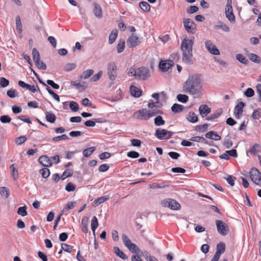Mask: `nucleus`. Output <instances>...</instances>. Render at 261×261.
<instances>
[{
	"instance_id": "obj_1",
	"label": "nucleus",
	"mask_w": 261,
	"mask_h": 261,
	"mask_svg": "<svg viewBox=\"0 0 261 261\" xmlns=\"http://www.w3.org/2000/svg\"><path fill=\"white\" fill-rule=\"evenodd\" d=\"M184 91L192 95H198L201 92L202 86L198 74L190 75L183 85Z\"/></svg>"
},
{
	"instance_id": "obj_2",
	"label": "nucleus",
	"mask_w": 261,
	"mask_h": 261,
	"mask_svg": "<svg viewBox=\"0 0 261 261\" xmlns=\"http://www.w3.org/2000/svg\"><path fill=\"white\" fill-rule=\"evenodd\" d=\"M193 44L194 40L193 39L185 38L181 41L180 48L182 53V60L186 64L192 65L193 64Z\"/></svg>"
},
{
	"instance_id": "obj_3",
	"label": "nucleus",
	"mask_w": 261,
	"mask_h": 261,
	"mask_svg": "<svg viewBox=\"0 0 261 261\" xmlns=\"http://www.w3.org/2000/svg\"><path fill=\"white\" fill-rule=\"evenodd\" d=\"M150 76V70L147 67L141 66L137 68L136 79L146 81Z\"/></svg>"
},
{
	"instance_id": "obj_4",
	"label": "nucleus",
	"mask_w": 261,
	"mask_h": 261,
	"mask_svg": "<svg viewBox=\"0 0 261 261\" xmlns=\"http://www.w3.org/2000/svg\"><path fill=\"white\" fill-rule=\"evenodd\" d=\"M174 133L166 129L159 128L156 129L154 136L159 140H168L171 138Z\"/></svg>"
},
{
	"instance_id": "obj_5",
	"label": "nucleus",
	"mask_w": 261,
	"mask_h": 261,
	"mask_svg": "<svg viewBox=\"0 0 261 261\" xmlns=\"http://www.w3.org/2000/svg\"><path fill=\"white\" fill-rule=\"evenodd\" d=\"M162 205L164 207H168L172 210H178L180 208V204L175 200L168 198L161 201Z\"/></svg>"
},
{
	"instance_id": "obj_6",
	"label": "nucleus",
	"mask_w": 261,
	"mask_h": 261,
	"mask_svg": "<svg viewBox=\"0 0 261 261\" xmlns=\"http://www.w3.org/2000/svg\"><path fill=\"white\" fill-rule=\"evenodd\" d=\"M251 180L256 185L261 186V173L256 168H252L249 172Z\"/></svg>"
},
{
	"instance_id": "obj_7",
	"label": "nucleus",
	"mask_w": 261,
	"mask_h": 261,
	"mask_svg": "<svg viewBox=\"0 0 261 261\" xmlns=\"http://www.w3.org/2000/svg\"><path fill=\"white\" fill-rule=\"evenodd\" d=\"M183 23L185 30L189 34H194L196 33V24L191 19L185 18Z\"/></svg>"
},
{
	"instance_id": "obj_8",
	"label": "nucleus",
	"mask_w": 261,
	"mask_h": 261,
	"mask_svg": "<svg viewBox=\"0 0 261 261\" xmlns=\"http://www.w3.org/2000/svg\"><path fill=\"white\" fill-rule=\"evenodd\" d=\"M225 16L231 22L235 21V16L233 13L232 7V0H227V4L225 6Z\"/></svg>"
},
{
	"instance_id": "obj_9",
	"label": "nucleus",
	"mask_w": 261,
	"mask_h": 261,
	"mask_svg": "<svg viewBox=\"0 0 261 261\" xmlns=\"http://www.w3.org/2000/svg\"><path fill=\"white\" fill-rule=\"evenodd\" d=\"M127 45L129 48H134L138 46L141 41L139 38L134 34H131L127 39Z\"/></svg>"
},
{
	"instance_id": "obj_10",
	"label": "nucleus",
	"mask_w": 261,
	"mask_h": 261,
	"mask_svg": "<svg viewBox=\"0 0 261 261\" xmlns=\"http://www.w3.org/2000/svg\"><path fill=\"white\" fill-rule=\"evenodd\" d=\"M117 70V66L114 62H110L108 64V75L109 78L111 81H114L116 79L117 75L115 71Z\"/></svg>"
},
{
	"instance_id": "obj_11",
	"label": "nucleus",
	"mask_w": 261,
	"mask_h": 261,
	"mask_svg": "<svg viewBox=\"0 0 261 261\" xmlns=\"http://www.w3.org/2000/svg\"><path fill=\"white\" fill-rule=\"evenodd\" d=\"M148 110L146 109H142L136 111L133 114V117L141 120H147L149 119L148 116Z\"/></svg>"
},
{
	"instance_id": "obj_12",
	"label": "nucleus",
	"mask_w": 261,
	"mask_h": 261,
	"mask_svg": "<svg viewBox=\"0 0 261 261\" xmlns=\"http://www.w3.org/2000/svg\"><path fill=\"white\" fill-rule=\"evenodd\" d=\"M174 64L172 60L169 59L166 60H161L159 62V69L163 72L167 71Z\"/></svg>"
},
{
	"instance_id": "obj_13",
	"label": "nucleus",
	"mask_w": 261,
	"mask_h": 261,
	"mask_svg": "<svg viewBox=\"0 0 261 261\" xmlns=\"http://www.w3.org/2000/svg\"><path fill=\"white\" fill-rule=\"evenodd\" d=\"M216 225L218 232L222 236H226L228 232V226L222 220H216Z\"/></svg>"
},
{
	"instance_id": "obj_14",
	"label": "nucleus",
	"mask_w": 261,
	"mask_h": 261,
	"mask_svg": "<svg viewBox=\"0 0 261 261\" xmlns=\"http://www.w3.org/2000/svg\"><path fill=\"white\" fill-rule=\"evenodd\" d=\"M38 161L42 166L45 167H50L53 165V162L46 155H42L40 156Z\"/></svg>"
},
{
	"instance_id": "obj_15",
	"label": "nucleus",
	"mask_w": 261,
	"mask_h": 261,
	"mask_svg": "<svg viewBox=\"0 0 261 261\" xmlns=\"http://www.w3.org/2000/svg\"><path fill=\"white\" fill-rule=\"evenodd\" d=\"M245 103L243 101L239 102L235 106L234 109V115L237 119H239L243 112V108Z\"/></svg>"
},
{
	"instance_id": "obj_16",
	"label": "nucleus",
	"mask_w": 261,
	"mask_h": 261,
	"mask_svg": "<svg viewBox=\"0 0 261 261\" xmlns=\"http://www.w3.org/2000/svg\"><path fill=\"white\" fill-rule=\"evenodd\" d=\"M205 44L207 49L211 54L214 55H220V51L217 47L211 42V41H206Z\"/></svg>"
},
{
	"instance_id": "obj_17",
	"label": "nucleus",
	"mask_w": 261,
	"mask_h": 261,
	"mask_svg": "<svg viewBox=\"0 0 261 261\" xmlns=\"http://www.w3.org/2000/svg\"><path fill=\"white\" fill-rule=\"evenodd\" d=\"M200 115L202 118H205L211 112V109L206 104L201 105L199 107Z\"/></svg>"
},
{
	"instance_id": "obj_18",
	"label": "nucleus",
	"mask_w": 261,
	"mask_h": 261,
	"mask_svg": "<svg viewBox=\"0 0 261 261\" xmlns=\"http://www.w3.org/2000/svg\"><path fill=\"white\" fill-rule=\"evenodd\" d=\"M190 141L196 142H200L203 144H207L211 146H214V143L213 141H208L206 140L203 137L195 136L193 137L190 139Z\"/></svg>"
},
{
	"instance_id": "obj_19",
	"label": "nucleus",
	"mask_w": 261,
	"mask_h": 261,
	"mask_svg": "<svg viewBox=\"0 0 261 261\" xmlns=\"http://www.w3.org/2000/svg\"><path fill=\"white\" fill-rule=\"evenodd\" d=\"M222 113L223 109L222 108H219L214 113L205 117V120L212 121H214L215 119L219 118Z\"/></svg>"
},
{
	"instance_id": "obj_20",
	"label": "nucleus",
	"mask_w": 261,
	"mask_h": 261,
	"mask_svg": "<svg viewBox=\"0 0 261 261\" xmlns=\"http://www.w3.org/2000/svg\"><path fill=\"white\" fill-rule=\"evenodd\" d=\"M205 136L207 139H212L215 141H219L221 139L220 136L216 132L212 130L206 133Z\"/></svg>"
},
{
	"instance_id": "obj_21",
	"label": "nucleus",
	"mask_w": 261,
	"mask_h": 261,
	"mask_svg": "<svg viewBox=\"0 0 261 261\" xmlns=\"http://www.w3.org/2000/svg\"><path fill=\"white\" fill-rule=\"evenodd\" d=\"M93 6V13L94 15L98 18H101L102 16V11L101 6L97 3H94Z\"/></svg>"
},
{
	"instance_id": "obj_22",
	"label": "nucleus",
	"mask_w": 261,
	"mask_h": 261,
	"mask_svg": "<svg viewBox=\"0 0 261 261\" xmlns=\"http://www.w3.org/2000/svg\"><path fill=\"white\" fill-rule=\"evenodd\" d=\"M130 91L131 94L135 97L138 98L140 97L142 94L141 90L134 86H130Z\"/></svg>"
},
{
	"instance_id": "obj_23",
	"label": "nucleus",
	"mask_w": 261,
	"mask_h": 261,
	"mask_svg": "<svg viewBox=\"0 0 261 261\" xmlns=\"http://www.w3.org/2000/svg\"><path fill=\"white\" fill-rule=\"evenodd\" d=\"M118 36V31L116 29L113 30L109 35V43L112 44L115 42Z\"/></svg>"
},
{
	"instance_id": "obj_24",
	"label": "nucleus",
	"mask_w": 261,
	"mask_h": 261,
	"mask_svg": "<svg viewBox=\"0 0 261 261\" xmlns=\"http://www.w3.org/2000/svg\"><path fill=\"white\" fill-rule=\"evenodd\" d=\"M171 109L172 112L175 114H177L183 111L184 107L178 103H174L171 107Z\"/></svg>"
},
{
	"instance_id": "obj_25",
	"label": "nucleus",
	"mask_w": 261,
	"mask_h": 261,
	"mask_svg": "<svg viewBox=\"0 0 261 261\" xmlns=\"http://www.w3.org/2000/svg\"><path fill=\"white\" fill-rule=\"evenodd\" d=\"M45 113L46 120L50 123H54L56 120V115L51 111H46Z\"/></svg>"
},
{
	"instance_id": "obj_26",
	"label": "nucleus",
	"mask_w": 261,
	"mask_h": 261,
	"mask_svg": "<svg viewBox=\"0 0 261 261\" xmlns=\"http://www.w3.org/2000/svg\"><path fill=\"white\" fill-rule=\"evenodd\" d=\"M261 145L259 144H254L249 150V152L254 155H256L258 152H260Z\"/></svg>"
},
{
	"instance_id": "obj_27",
	"label": "nucleus",
	"mask_w": 261,
	"mask_h": 261,
	"mask_svg": "<svg viewBox=\"0 0 261 261\" xmlns=\"http://www.w3.org/2000/svg\"><path fill=\"white\" fill-rule=\"evenodd\" d=\"M187 118L190 122L193 123H196L198 121V116L194 112H190Z\"/></svg>"
},
{
	"instance_id": "obj_28",
	"label": "nucleus",
	"mask_w": 261,
	"mask_h": 261,
	"mask_svg": "<svg viewBox=\"0 0 261 261\" xmlns=\"http://www.w3.org/2000/svg\"><path fill=\"white\" fill-rule=\"evenodd\" d=\"M139 7L141 9L145 12H148L150 11V6L146 2L142 1L139 3Z\"/></svg>"
},
{
	"instance_id": "obj_29",
	"label": "nucleus",
	"mask_w": 261,
	"mask_h": 261,
	"mask_svg": "<svg viewBox=\"0 0 261 261\" xmlns=\"http://www.w3.org/2000/svg\"><path fill=\"white\" fill-rule=\"evenodd\" d=\"M125 46V41L124 39H120L119 40L117 46V51L118 54L121 53L124 50Z\"/></svg>"
},
{
	"instance_id": "obj_30",
	"label": "nucleus",
	"mask_w": 261,
	"mask_h": 261,
	"mask_svg": "<svg viewBox=\"0 0 261 261\" xmlns=\"http://www.w3.org/2000/svg\"><path fill=\"white\" fill-rule=\"evenodd\" d=\"M76 201H70L66 204L62 210V213L67 212L69 210H72L76 205Z\"/></svg>"
},
{
	"instance_id": "obj_31",
	"label": "nucleus",
	"mask_w": 261,
	"mask_h": 261,
	"mask_svg": "<svg viewBox=\"0 0 261 261\" xmlns=\"http://www.w3.org/2000/svg\"><path fill=\"white\" fill-rule=\"evenodd\" d=\"M115 253L122 259H126L127 256L123 252L121 251L118 247L115 246L113 248Z\"/></svg>"
},
{
	"instance_id": "obj_32",
	"label": "nucleus",
	"mask_w": 261,
	"mask_h": 261,
	"mask_svg": "<svg viewBox=\"0 0 261 261\" xmlns=\"http://www.w3.org/2000/svg\"><path fill=\"white\" fill-rule=\"evenodd\" d=\"M33 59L35 64H39L38 62L40 60V56L39 51L36 48L32 49Z\"/></svg>"
},
{
	"instance_id": "obj_33",
	"label": "nucleus",
	"mask_w": 261,
	"mask_h": 261,
	"mask_svg": "<svg viewBox=\"0 0 261 261\" xmlns=\"http://www.w3.org/2000/svg\"><path fill=\"white\" fill-rule=\"evenodd\" d=\"M109 199V195H105L101 197H100L94 200V203L95 206H98L101 203H102L105 201H107Z\"/></svg>"
},
{
	"instance_id": "obj_34",
	"label": "nucleus",
	"mask_w": 261,
	"mask_h": 261,
	"mask_svg": "<svg viewBox=\"0 0 261 261\" xmlns=\"http://www.w3.org/2000/svg\"><path fill=\"white\" fill-rule=\"evenodd\" d=\"M225 251V245L224 243L220 242L217 245L216 253L221 255Z\"/></svg>"
},
{
	"instance_id": "obj_35",
	"label": "nucleus",
	"mask_w": 261,
	"mask_h": 261,
	"mask_svg": "<svg viewBox=\"0 0 261 261\" xmlns=\"http://www.w3.org/2000/svg\"><path fill=\"white\" fill-rule=\"evenodd\" d=\"M98 226V219L96 216H93L91 220V228L94 233H95V231L96 229L97 228Z\"/></svg>"
},
{
	"instance_id": "obj_36",
	"label": "nucleus",
	"mask_w": 261,
	"mask_h": 261,
	"mask_svg": "<svg viewBox=\"0 0 261 261\" xmlns=\"http://www.w3.org/2000/svg\"><path fill=\"white\" fill-rule=\"evenodd\" d=\"M0 194L4 198H7L10 195V191L8 188L5 187H0Z\"/></svg>"
},
{
	"instance_id": "obj_37",
	"label": "nucleus",
	"mask_w": 261,
	"mask_h": 261,
	"mask_svg": "<svg viewBox=\"0 0 261 261\" xmlns=\"http://www.w3.org/2000/svg\"><path fill=\"white\" fill-rule=\"evenodd\" d=\"M94 73V70L92 69H88L85 71L83 74L80 76L81 79H87L90 77Z\"/></svg>"
},
{
	"instance_id": "obj_38",
	"label": "nucleus",
	"mask_w": 261,
	"mask_h": 261,
	"mask_svg": "<svg viewBox=\"0 0 261 261\" xmlns=\"http://www.w3.org/2000/svg\"><path fill=\"white\" fill-rule=\"evenodd\" d=\"M154 122L155 126H162L165 124V121L161 116H158L154 119Z\"/></svg>"
},
{
	"instance_id": "obj_39",
	"label": "nucleus",
	"mask_w": 261,
	"mask_h": 261,
	"mask_svg": "<svg viewBox=\"0 0 261 261\" xmlns=\"http://www.w3.org/2000/svg\"><path fill=\"white\" fill-rule=\"evenodd\" d=\"M16 28L18 33L21 34L22 31V24L20 17L18 15L16 17Z\"/></svg>"
},
{
	"instance_id": "obj_40",
	"label": "nucleus",
	"mask_w": 261,
	"mask_h": 261,
	"mask_svg": "<svg viewBox=\"0 0 261 261\" xmlns=\"http://www.w3.org/2000/svg\"><path fill=\"white\" fill-rule=\"evenodd\" d=\"M143 255L146 261H158V259L155 257L151 255L147 251H145L143 252Z\"/></svg>"
},
{
	"instance_id": "obj_41",
	"label": "nucleus",
	"mask_w": 261,
	"mask_h": 261,
	"mask_svg": "<svg viewBox=\"0 0 261 261\" xmlns=\"http://www.w3.org/2000/svg\"><path fill=\"white\" fill-rule=\"evenodd\" d=\"M236 58L237 60L243 64L246 65L248 63V60L241 54H237Z\"/></svg>"
},
{
	"instance_id": "obj_42",
	"label": "nucleus",
	"mask_w": 261,
	"mask_h": 261,
	"mask_svg": "<svg viewBox=\"0 0 261 261\" xmlns=\"http://www.w3.org/2000/svg\"><path fill=\"white\" fill-rule=\"evenodd\" d=\"M249 58L250 60L255 63H260L261 60L260 57L253 53H251L249 55Z\"/></svg>"
},
{
	"instance_id": "obj_43",
	"label": "nucleus",
	"mask_w": 261,
	"mask_h": 261,
	"mask_svg": "<svg viewBox=\"0 0 261 261\" xmlns=\"http://www.w3.org/2000/svg\"><path fill=\"white\" fill-rule=\"evenodd\" d=\"M94 147H91L84 149L83 151V155L86 158L89 157L95 151Z\"/></svg>"
},
{
	"instance_id": "obj_44",
	"label": "nucleus",
	"mask_w": 261,
	"mask_h": 261,
	"mask_svg": "<svg viewBox=\"0 0 261 261\" xmlns=\"http://www.w3.org/2000/svg\"><path fill=\"white\" fill-rule=\"evenodd\" d=\"M27 209V206L25 205L18 207L17 210L18 214L21 216L22 217L26 216L28 215Z\"/></svg>"
},
{
	"instance_id": "obj_45",
	"label": "nucleus",
	"mask_w": 261,
	"mask_h": 261,
	"mask_svg": "<svg viewBox=\"0 0 261 261\" xmlns=\"http://www.w3.org/2000/svg\"><path fill=\"white\" fill-rule=\"evenodd\" d=\"M176 98L179 102L186 103L189 99V97L186 94H179L177 95Z\"/></svg>"
},
{
	"instance_id": "obj_46",
	"label": "nucleus",
	"mask_w": 261,
	"mask_h": 261,
	"mask_svg": "<svg viewBox=\"0 0 261 261\" xmlns=\"http://www.w3.org/2000/svg\"><path fill=\"white\" fill-rule=\"evenodd\" d=\"M39 173L41 174L42 177L44 178H47L50 175V171L47 167L40 169Z\"/></svg>"
},
{
	"instance_id": "obj_47",
	"label": "nucleus",
	"mask_w": 261,
	"mask_h": 261,
	"mask_svg": "<svg viewBox=\"0 0 261 261\" xmlns=\"http://www.w3.org/2000/svg\"><path fill=\"white\" fill-rule=\"evenodd\" d=\"M27 140L26 136H21L20 137H17L15 139V143L17 145H21L22 143L25 142Z\"/></svg>"
},
{
	"instance_id": "obj_48",
	"label": "nucleus",
	"mask_w": 261,
	"mask_h": 261,
	"mask_svg": "<svg viewBox=\"0 0 261 261\" xmlns=\"http://www.w3.org/2000/svg\"><path fill=\"white\" fill-rule=\"evenodd\" d=\"M122 241L124 243V245L127 248L129 246V245L132 243L130 239L128 238V237L124 233L122 234L121 236Z\"/></svg>"
},
{
	"instance_id": "obj_49",
	"label": "nucleus",
	"mask_w": 261,
	"mask_h": 261,
	"mask_svg": "<svg viewBox=\"0 0 261 261\" xmlns=\"http://www.w3.org/2000/svg\"><path fill=\"white\" fill-rule=\"evenodd\" d=\"M223 178L226 180L228 184L231 186L234 185V180L236 178L232 175H228L226 177H223Z\"/></svg>"
},
{
	"instance_id": "obj_50",
	"label": "nucleus",
	"mask_w": 261,
	"mask_h": 261,
	"mask_svg": "<svg viewBox=\"0 0 261 261\" xmlns=\"http://www.w3.org/2000/svg\"><path fill=\"white\" fill-rule=\"evenodd\" d=\"M72 174V172L69 169L65 170L62 173L61 176V178L62 179V180H64L66 178L71 176Z\"/></svg>"
},
{
	"instance_id": "obj_51",
	"label": "nucleus",
	"mask_w": 261,
	"mask_h": 261,
	"mask_svg": "<svg viewBox=\"0 0 261 261\" xmlns=\"http://www.w3.org/2000/svg\"><path fill=\"white\" fill-rule=\"evenodd\" d=\"M208 124L207 123L202 125H198L195 127V130L196 131H201L202 132H205L207 130Z\"/></svg>"
},
{
	"instance_id": "obj_52",
	"label": "nucleus",
	"mask_w": 261,
	"mask_h": 261,
	"mask_svg": "<svg viewBox=\"0 0 261 261\" xmlns=\"http://www.w3.org/2000/svg\"><path fill=\"white\" fill-rule=\"evenodd\" d=\"M82 104L84 106L91 107L94 109L96 108V106L95 105H93V104L90 102L88 98H84L82 100Z\"/></svg>"
},
{
	"instance_id": "obj_53",
	"label": "nucleus",
	"mask_w": 261,
	"mask_h": 261,
	"mask_svg": "<svg viewBox=\"0 0 261 261\" xmlns=\"http://www.w3.org/2000/svg\"><path fill=\"white\" fill-rule=\"evenodd\" d=\"M76 65L75 63H68L65 65L64 70L66 72L71 71L74 69L76 68Z\"/></svg>"
},
{
	"instance_id": "obj_54",
	"label": "nucleus",
	"mask_w": 261,
	"mask_h": 261,
	"mask_svg": "<svg viewBox=\"0 0 261 261\" xmlns=\"http://www.w3.org/2000/svg\"><path fill=\"white\" fill-rule=\"evenodd\" d=\"M9 85V81L4 77L0 78V88H5Z\"/></svg>"
},
{
	"instance_id": "obj_55",
	"label": "nucleus",
	"mask_w": 261,
	"mask_h": 261,
	"mask_svg": "<svg viewBox=\"0 0 261 261\" xmlns=\"http://www.w3.org/2000/svg\"><path fill=\"white\" fill-rule=\"evenodd\" d=\"M0 121L3 123H8L11 122V118L9 115H4L0 117Z\"/></svg>"
},
{
	"instance_id": "obj_56",
	"label": "nucleus",
	"mask_w": 261,
	"mask_h": 261,
	"mask_svg": "<svg viewBox=\"0 0 261 261\" xmlns=\"http://www.w3.org/2000/svg\"><path fill=\"white\" fill-rule=\"evenodd\" d=\"M69 108L73 112H76L79 110V105L74 101H71L69 102Z\"/></svg>"
},
{
	"instance_id": "obj_57",
	"label": "nucleus",
	"mask_w": 261,
	"mask_h": 261,
	"mask_svg": "<svg viewBox=\"0 0 261 261\" xmlns=\"http://www.w3.org/2000/svg\"><path fill=\"white\" fill-rule=\"evenodd\" d=\"M127 156L129 158L137 159L140 156V154L135 151H130L127 153Z\"/></svg>"
},
{
	"instance_id": "obj_58",
	"label": "nucleus",
	"mask_w": 261,
	"mask_h": 261,
	"mask_svg": "<svg viewBox=\"0 0 261 261\" xmlns=\"http://www.w3.org/2000/svg\"><path fill=\"white\" fill-rule=\"evenodd\" d=\"M254 95V91L251 88H248L244 92V95L247 97H251Z\"/></svg>"
},
{
	"instance_id": "obj_59",
	"label": "nucleus",
	"mask_w": 261,
	"mask_h": 261,
	"mask_svg": "<svg viewBox=\"0 0 261 261\" xmlns=\"http://www.w3.org/2000/svg\"><path fill=\"white\" fill-rule=\"evenodd\" d=\"M68 139V136L65 134H63L61 136H58L57 137H55L52 138V141L54 142H57L60 140H65Z\"/></svg>"
},
{
	"instance_id": "obj_60",
	"label": "nucleus",
	"mask_w": 261,
	"mask_h": 261,
	"mask_svg": "<svg viewBox=\"0 0 261 261\" xmlns=\"http://www.w3.org/2000/svg\"><path fill=\"white\" fill-rule=\"evenodd\" d=\"M46 83L48 85L50 86L53 88L55 89H59L60 88V86L59 84L55 83L54 81L51 80H47L46 81Z\"/></svg>"
},
{
	"instance_id": "obj_61",
	"label": "nucleus",
	"mask_w": 261,
	"mask_h": 261,
	"mask_svg": "<svg viewBox=\"0 0 261 261\" xmlns=\"http://www.w3.org/2000/svg\"><path fill=\"white\" fill-rule=\"evenodd\" d=\"M76 189V186L71 182H68L65 187V190L68 192H73Z\"/></svg>"
},
{
	"instance_id": "obj_62",
	"label": "nucleus",
	"mask_w": 261,
	"mask_h": 261,
	"mask_svg": "<svg viewBox=\"0 0 261 261\" xmlns=\"http://www.w3.org/2000/svg\"><path fill=\"white\" fill-rule=\"evenodd\" d=\"M61 248H62V249L65 252L71 253V250L73 248V246L66 244L62 243L61 244Z\"/></svg>"
},
{
	"instance_id": "obj_63",
	"label": "nucleus",
	"mask_w": 261,
	"mask_h": 261,
	"mask_svg": "<svg viewBox=\"0 0 261 261\" xmlns=\"http://www.w3.org/2000/svg\"><path fill=\"white\" fill-rule=\"evenodd\" d=\"M7 95L10 98H15L17 95V91L15 89H11L7 91Z\"/></svg>"
},
{
	"instance_id": "obj_64",
	"label": "nucleus",
	"mask_w": 261,
	"mask_h": 261,
	"mask_svg": "<svg viewBox=\"0 0 261 261\" xmlns=\"http://www.w3.org/2000/svg\"><path fill=\"white\" fill-rule=\"evenodd\" d=\"M256 92L258 95L257 100L259 102L261 101V84H257L256 86Z\"/></svg>"
}]
</instances>
